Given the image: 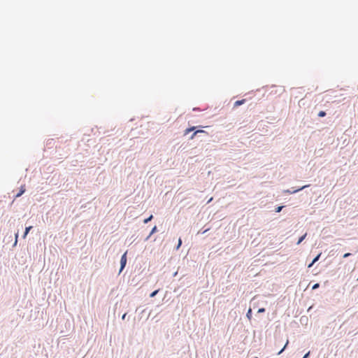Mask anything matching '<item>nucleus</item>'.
Masks as SVG:
<instances>
[{
	"label": "nucleus",
	"instance_id": "obj_14",
	"mask_svg": "<svg viewBox=\"0 0 358 358\" xmlns=\"http://www.w3.org/2000/svg\"><path fill=\"white\" fill-rule=\"evenodd\" d=\"M266 311L265 308H259L257 310V313H264Z\"/></svg>",
	"mask_w": 358,
	"mask_h": 358
},
{
	"label": "nucleus",
	"instance_id": "obj_7",
	"mask_svg": "<svg viewBox=\"0 0 358 358\" xmlns=\"http://www.w3.org/2000/svg\"><path fill=\"white\" fill-rule=\"evenodd\" d=\"M306 236H307V233H305L303 235L301 236L299 238V239H298V241L296 242V244L297 245L301 244L303 242V241L306 238Z\"/></svg>",
	"mask_w": 358,
	"mask_h": 358
},
{
	"label": "nucleus",
	"instance_id": "obj_9",
	"mask_svg": "<svg viewBox=\"0 0 358 358\" xmlns=\"http://www.w3.org/2000/svg\"><path fill=\"white\" fill-rule=\"evenodd\" d=\"M159 289H155L154 290L153 292H152L150 294V298H154L157 294L158 292H159Z\"/></svg>",
	"mask_w": 358,
	"mask_h": 358
},
{
	"label": "nucleus",
	"instance_id": "obj_20",
	"mask_svg": "<svg viewBox=\"0 0 358 358\" xmlns=\"http://www.w3.org/2000/svg\"><path fill=\"white\" fill-rule=\"evenodd\" d=\"M255 358H258L257 357H255Z\"/></svg>",
	"mask_w": 358,
	"mask_h": 358
},
{
	"label": "nucleus",
	"instance_id": "obj_8",
	"mask_svg": "<svg viewBox=\"0 0 358 358\" xmlns=\"http://www.w3.org/2000/svg\"><path fill=\"white\" fill-rule=\"evenodd\" d=\"M182 244L181 238H179L177 245L175 246L174 250H178Z\"/></svg>",
	"mask_w": 358,
	"mask_h": 358
},
{
	"label": "nucleus",
	"instance_id": "obj_18",
	"mask_svg": "<svg viewBox=\"0 0 358 358\" xmlns=\"http://www.w3.org/2000/svg\"><path fill=\"white\" fill-rule=\"evenodd\" d=\"M28 234H27L26 232L24 231L23 234H22V238H26Z\"/></svg>",
	"mask_w": 358,
	"mask_h": 358
},
{
	"label": "nucleus",
	"instance_id": "obj_6",
	"mask_svg": "<svg viewBox=\"0 0 358 358\" xmlns=\"http://www.w3.org/2000/svg\"><path fill=\"white\" fill-rule=\"evenodd\" d=\"M246 317L249 320H252V310L251 309V308H250L247 313H246Z\"/></svg>",
	"mask_w": 358,
	"mask_h": 358
},
{
	"label": "nucleus",
	"instance_id": "obj_10",
	"mask_svg": "<svg viewBox=\"0 0 358 358\" xmlns=\"http://www.w3.org/2000/svg\"><path fill=\"white\" fill-rule=\"evenodd\" d=\"M320 286V284L319 282H317V283H315L313 286H312V289L313 290H315L317 289H318Z\"/></svg>",
	"mask_w": 358,
	"mask_h": 358
},
{
	"label": "nucleus",
	"instance_id": "obj_2",
	"mask_svg": "<svg viewBox=\"0 0 358 358\" xmlns=\"http://www.w3.org/2000/svg\"><path fill=\"white\" fill-rule=\"evenodd\" d=\"M206 226V225H204L201 229L198 230L196 236H199L201 234H206L207 232L210 231L211 227L205 228Z\"/></svg>",
	"mask_w": 358,
	"mask_h": 358
},
{
	"label": "nucleus",
	"instance_id": "obj_12",
	"mask_svg": "<svg viewBox=\"0 0 358 358\" xmlns=\"http://www.w3.org/2000/svg\"><path fill=\"white\" fill-rule=\"evenodd\" d=\"M18 236H19V231H17L16 233H15V243H14L13 245H16L17 242Z\"/></svg>",
	"mask_w": 358,
	"mask_h": 358
},
{
	"label": "nucleus",
	"instance_id": "obj_19",
	"mask_svg": "<svg viewBox=\"0 0 358 358\" xmlns=\"http://www.w3.org/2000/svg\"><path fill=\"white\" fill-rule=\"evenodd\" d=\"M177 275V272H176L174 274H173V276H176Z\"/></svg>",
	"mask_w": 358,
	"mask_h": 358
},
{
	"label": "nucleus",
	"instance_id": "obj_16",
	"mask_svg": "<svg viewBox=\"0 0 358 358\" xmlns=\"http://www.w3.org/2000/svg\"><path fill=\"white\" fill-rule=\"evenodd\" d=\"M310 351H308V352H306L303 357L302 358H309L310 357Z\"/></svg>",
	"mask_w": 358,
	"mask_h": 358
},
{
	"label": "nucleus",
	"instance_id": "obj_4",
	"mask_svg": "<svg viewBox=\"0 0 358 358\" xmlns=\"http://www.w3.org/2000/svg\"><path fill=\"white\" fill-rule=\"evenodd\" d=\"M159 231L157 225H154L148 236L145 238V241H147L154 234Z\"/></svg>",
	"mask_w": 358,
	"mask_h": 358
},
{
	"label": "nucleus",
	"instance_id": "obj_5",
	"mask_svg": "<svg viewBox=\"0 0 358 358\" xmlns=\"http://www.w3.org/2000/svg\"><path fill=\"white\" fill-rule=\"evenodd\" d=\"M308 318L307 316H302L301 318H300V322L301 324H307L308 323Z\"/></svg>",
	"mask_w": 358,
	"mask_h": 358
},
{
	"label": "nucleus",
	"instance_id": "obj_11",
	"mask_svg": "<svg viewBox=\"0 0 358 358\" xmlns=\"http://www.w3.org/2000/svg\"><path fill=\"white\" fill-rule=\"evenodd\" d=\"M33 228V225H29L28 227H27L24 229V232H26L27 234H29L30 230Z\"/></svg>",
	"mask_w": 358,
	"mask_h": 358
},
{
	"label": "nucleus",
	"instance_id": "obj_21",
	"mask_svg": "<svg viewBox=\"0 0 358 358\" xmlns=\"http://www.w3.org/2000/svg\"><path fill=\"white\" fill-rule=\"evenodd\" d=\"M357 280H358V277H357Z\"/></svg>",
	"mask_w": 358,
	"mask_h": 358
},
{
	"label": "nucleus",
	"instance_id": "obj_3",
	"mask_svg": "<svg viewBox=\"0 0 358 358\" xmlns=\"http://www.w3.org/2000/svg\"><path fill=\"white\" fill-rule=\"evenodd\" d=\"M322 255V252H320L318 253L312 260V262L308 264V268H311L313 266V265L317 262L319 261V259H320V257Z\"/></svg>",
	"mask_w": 358,
	"mask_h": 358
},
{
	"label": "nucleus",
	"instance_id": "obj_15",
	"mask_svg": "<svg viewBox=\"0 0 358 358\" xmlns=\"http://www.w3.org/2000/svg\"><path fill=\"white\" fill-rule=\"evenodd\" d=\"M352 254L350 253V252H347V253H345L343 255V258H348L350 256H351Z\"/></svg>",
	"mask_w": 358,
	"mask_h": 358
},
{
	"label": "nucleus",
	"instance_id": "obj_13",
	"mask_svg": "<svg viewBox=\"0 0 358 358\" xmlns=\"http://www.w3.org/2000/svg\"><path fill=\"white\" fill-rule=\"evenodd\" d=\"M287 344H288V341H287V343H285L284 347L278 352V355H280L285 350V349L286 348Z\"/></svg>",
	"mask_w": 358,
	"mask_h": 358
},
{
	"label": "nucleus",
	"instance_id": "obj_17",
	"mask_svg": "<svg viewBox=\"0 0 358 358\" xmlns=\"http://www.w3.org/2000/svg\"><path fill=\"white\" fill-rule=\"evenodd\" d=\"M127 315V313H124L122 315V320H125Z\"/></svg>",
	"mask_w": 358,
	"mask_h": 358
},
{
	"label": "nucleus",
	"instance_id": "obj_1",
	"mask_svg": "<svg viewBox=\"0 0 358 358\" xmlns=\"http://www.w3.org/2000/svg\"><path fill=\"white\" fill-rule=\"evenodd\" d=\"M120 263V269H119V274H120L124 271V269L125 268V267L127 266V250L122 255Z\"/></svg>",
	"mask_w": 358,
	"mask_h": 358
}]
</instances>
